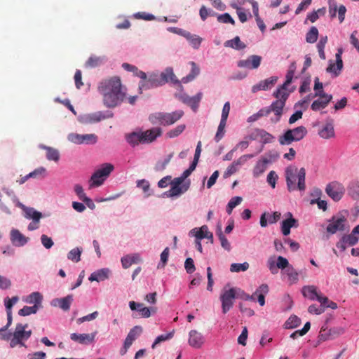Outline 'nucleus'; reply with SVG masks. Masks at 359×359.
I'll use <instances>...</instances> for the list:
<instances>
[{
	"label": "nucleus",
	"instance_id": "obj_1",
	"mask_svg": "<svg viewBox=\"0 0 359 359\" xmlns=\"http://www.w3.org/2000/svg\"><path fill=\"white\" fill-rule=\"evenodd\" d=\"M98 91L103 96L104 104L109 108L117 106L125 97V93L122 91L121 79L118 76H113L102 80L99 83Z\"/></svg>",
	"mask_w": 359,
	"mask_h": 359
},
{
	"label": "nucleus",
	"instance_id": "obj_2",
	"mask_svg": "<svg viewBox=\"0 0 359 359\" xmlns=\"http://www.w3.org/2000/svg\"><path fill=\"white\" fill-rule=\"evenodd\" d=\"M269 290V286L266 284L261 285L252 295L246 294L240 288H231L226 291V311L232 306L233 299L236 298L252 301H255L257 298L259 305L262 306L265 304V295Z\"/></svg>",
	"mask_w": 359,
	"mask_h": 359
},
{
	"label": "nucleus",
	"instance_id": "obj_3",
	"mask_svg": "<svg viewBox=\"0 0 359 359\" xmlns=\"http://www.w3.org/2000/svg\"><path fill=\"white\" fill-rule=\"evenodd\" d=\"M168 82L180 85V81L177 79L172 67H167L161 74L153 73L149 75L148 79L147 77L143 79L140 82L139 88L140 90H142L143 89L156 88Z\"/></svg>",
	"mask_w": 359,
	"mask_h": 359
},
{
	"label": "nucleus",
	"instance_id": "obj_4",
	"mask_svg": "<svg viewBox=\"0 0 359 359\" xmlns=\"http://www.w3.org/2000/svg\"><path fill=\"white\" fill-rule=\"evenodd\" d=\"M305 177L306 170L304 168L298 170V168L294 165L288 166L285 169V180L288 191H305Z\"/></svg>",
	"mask_w": 359,
	"mask_h": 359
},
{
	"label": "nucleus",
	"instance_id": "obj_5",
	"mask_svg": "<svg viewBox=\"0 0 359 359\" xmlns=\"http://www.w3.org/2000/svg\"><path fill=\"white\" fill-rule=\"evenodd\" d=\"M183 115L182 110L172 113L155 112L149 115V120L153 125L169 126L177 122Z\"/></svg>",
	"mask_w": 359,
	"mask_h": 359
},
{
	"label": "nucleus",
	"instance_id": "obj_6",
	"mask_svg": "<svg viewBox=\"0 0 359 359\" xmlns=\"http://www.w3.org/2000/svg\"><path fill=\"white\" fill-rule=\"evenodd\" d=\"M114 167L111 163H103L100 168L96 170L89 180L90 188L100 187L114 170Z\"/></svg>",
	"mask_w": 359,
	"mask_h": 359
},
{
	"label": "nucleus",
	"instance_id": "obj_7",
	"mask_svg": "<svg viewBox=\"0 0 359 359\" xmlns=\"http://www.w3.org/2000/svg\"><path fill=\"white\" fill-rule=\"evenodd\" d=\"M273 96L276 98V100L273 102L269 107L271 111L273 112L276 116L274 119L272 118V121L277 123L283 115V108L288 98L289 93H282L280 90H276L273 93Z\"/></svg>",
	"mask_w": 359,
	"mask_h": 359
},
{
	"label": "nucleus",
	"instance_id": "obj_8",
	"mask_svg": "<svg viewBox=\"0 0 359 359\" xmlns=\"http://www.w3.org/2000/svg\"><path fill=\"white\" fill-rule=\"evenodd\" d=\"M307 134L306 127L301 126L294 129L287 130L283 135L279 138V142L282 145L290 144L292 142L302 140Z\"/></svg>",
	"mask_w": 359,
	"mask_h": 359
},
{
	"label": "nucleus",
	"instance_id": "obj_9",
	"mask_svg": "<svg viewBox=\"0 0 359 359\" xmlns=\"http://www.w3.org/2000/svg\"><path fill=\"white\" fill-rule=\"evenodd\" d=\"M170 183L171 187L170 190L164 193V195L171 198L178 196L185 193L189 189L191 184L189 180L182 183L180 180L177 178H174Z\"/></svg>",
	"mask_w": 359,
	"mask_h": 359
},
{
	"label": "nucleus",
	"instance_id": "obj_10",
	"mask_svg": "<svg viewBox=\"0 0 359 359\" xmlns=\"http://www.w3.org/2000/svg\"><path fill=\"white\" fill-rule=\"evenodd\" d=\"M346 223L347 219L344 215L341 214L334 215L329 220L326 231L330 234H334L337 231H344L345 230Z\"/></svg>",
	"mask_w": 359,
	"mask_h": 359
},
{
	"label": "nucleus",
	"instance_id": "obj_11",
	"mask_svg": "<svg viewBox=\"0 0 359 359\" xmlns=\"http://www.w3.org/2000/svg\"><path fill=\"white\" fill-rule=\"evenodd\" d=\"M344 191V186L335 181L328 184L325 189L327 194L335 201H338L342 198Z\"/></svg>",
	"mask_w": 359,
	"mask_h": 359
},
{
	"label": "nucleus",
	"instance_id": "obj_12",
	"mask_svg": "<svg viewBox=\"0 0 359 359\" xmlns=\"http://www.w3.org/2000/svg\"><path fill=\"white\" fill-rule=\"evenodd\" d=\"M203 95L202 92H198L196 95L192 97L189 96L187 93H182L179 95V100L191 107V109L196 112L198 109L199 103L203 98Z\"/></svg>",
	"mask_w": 359,
	"mask_h": 359
},
{
	"label": "nucleus",
	"instance_id": "obj_13",
	"mask_svg": "<svg viewBox=\"0 0 359 359\" xmlns=\"http://www.w3.org/2000/svg\"><path fill=\"white\" fill-rule=\"evenodd\" d=\"M67 139L72 143L81 144H95L97 141V137L95 134L80 135L77 133H70Z\"/></svg>",
	"mask_w": 359,
	"mask_h": 359
},
{
	"label": "nucleus",
	"instance_id": "obj_14",
	"mask_svg": "<svg viewBox=\"0 0 359 359\" xmlns=\"http://www.w3.org/2000/svg\"><path fill=\"white\" fill-rule=\"evenodd\" d=\"M314 96L318 97L316 100L313 102L311 106V109L315 111L325 109L332 99V95L325 93H317L314 94Z\"/></svg>",
	"mask_w": 359,
	"mask_h": 359
},
{
	"label": "nucleus",
	"instance_id": "obj_15",
	"mask_svg": "<svg viewBox=\"0 0 359 359\" xmlns=\"http://www.w3.org/2000/svg\"><path fill=\"white\" fill-rule=\"evenodd\" d=\"M342 53V49L339 48L335 55L336 64H334L332 60H330L329 65L326 69L327 72L334 74L335 76H337L340 74V72L343 68V61L341 59Z\"/></svg>",
	"mask_w": 359,
	"mask_h": 359
},
{
	"label": "nucleus",
	"instance_id": "obj_16",
	"mask_svg": "<svg viewBox=\"0 0 359 359\" xmlns=\"http://www.w3.org/2000/svg\"><path fill=\"white\" fill-rule=\"evenodd\" d=\"M162 134L161 128L155 127L145 131H142L143 144H149L155 141Z\"/></svg>",
	"mask_w": 359,
	"mask_h": 359
},
{
	"label": "nucleus",
	"instance_id": "obj_17",
	"mask_svg": "<svg viewBox=\"0 0 359 359\" xmlns=\"http://www.w3.org/2000/svg\"><path fill=\"white\" fill-rule=\"evenodd\" d=\"M277 81V76H271L262 80L252 87V92L255 93L259 90H268L276 83Z\"/></svg>",
	"mask_w": 359,
	"mask_h": 359
},
{
	"label": "nucleus",
	"instance_id": "obj_18",
	"mask_svg": "<svg viewBox=\"0 0 359 359\" xmlns=\"http://www.w3.org/2000/svg\"><path fill=\"white\" fill-rule=\"evenodd\" d=\"M262 57L259 55H253L250 56L246 60H240L238 62V66L247 69H257L259 67Z\"/></svg>",
	"mask_w": 359,
	"mask_h": 359
},
{
	"label": "nucleus",
	"instance_id": "obj_19",
	"mask_svg": "<svg viewBox=\"0 0 359 359\" xmlns=\"http://www.w3.org/2000/svg\"><path fill=\"white\" fill-rule=\"evenodd\" d=\"M28 324L22 325L18 323L13 335L16 337V339H18L20 341L24 342V341L27 340L31 337L32 333V330H26Z\"/></svg>",
	"mask_w": 359,
	"mask_h": 359
},
{
	"label": "nucleus",
	"instance_id": "obj_20",
	"mask_svg": "<svg viewBox=\"0 0 359 359\" xmlns=\"http://www.w3.org/2000/svg\"><path fill=\"white\" fill-rule=\"evenodd\" d=\"M73 300V295L68 294L63 298L54 299L51 302V305L53 306H57L65 311H67L69 310Z\"/></svg>",
	"mask_w": 359,
	"mask_h": 359
},
{
	"label": "nucleus",
	"instance_id": "obj_21",
	"mask_svg": "<svg viewBox=\"0 0 359 359\" xmlns=\"http://www.w3.org/2000/svg\"><path fill=\"white\" fill-rule=\"evenodd\" d=\"M253 157L252 154H246L241 156L238 160L233 161L231 165L228 167L226 175H231L237 172L241 165L245 163L249 159Z\"/></svg>",
	"mask_w": 359,
	"mask_h": 359
},
{
	"label": "nucleus",
	"instance_id": "obj_22",
	"mask_svg": "<svg viewBox=\"0 0 359 359\" xmlns=\"http://www.w3.org/2000/svg\"><path fill=\"white\" fill-rule=\"evenodd\" d=\"M95 334H77L72 333L70 334V339L81 344H88L92 343L95 339Z\"/></svg>",
	"mask_w": 359,
	"mask_h": 359
},
{
	"label": "nucleus",
	"instance_id": "obj_23",
	"mask_svg": "<svg viewBox=\"0 0 359 359\" xmlns=\"http://www.w3.org/2000/svg\"><path fill=\"white\" fill-rule=\"evenodd\" d=\"M318 135L323 139H329L334 136L333 120H328L323 128L318 131Z\"/></svg>",
	"mask_w": 359,
	"mask_h": 359
},
{
	"label": "nucleus",
	"instance_id": "obj_24",
	"mask_svg": "<svg viewBox=\"0 0 359 359\" xmlns=\"http://www.w3.org/2000/svg\"><path fill=\"white\" fill-rule=\"evenodd\" d=\"M204 343L203 337L196 330H191L189 332V344L194 348H198Z\"/></svg>",
	"mask_w": 359,
	"mask_h": 359
},
{
	"label": "nucleus",
	"instance_id": "obj_25",
	"mask_svg": "<svg viewBox=\"0 0 359 359\" xmlns=\"http://www.w3.org/2000/svg\"><path fill=\"white\" fill-rule=\"evenodd\" d=\"M126 140L127 142L132 147L137 146L140 144H143L142 130L134 131L126 135Z\"/></svg>",
	"mask_w": 359,
	"mask_h": 359
},
{
	"label": "nucleus",
	"instance_id": "obj_26",
	"mask_svg": "<svg viewBox=\"0 0 359 359\" xmlns=\"http://www.w3.org/2000/svg\"><path fill=\"white\" fill-rule=\"evenodd\" d=\"M110 270L107 268L101 269L91 273L88 280L93 281H103L109 278Z\"/></svg>",
	"mask_w": 359,
	"mask_h": 359
},
{
	"label": "nucleus",
	"instance_id": "obj_27",
	"mask_svg": "<svg viewBox=\"0 0 359 359\" xmlns=\"http://www.w3.org/2000/svg\"><path fill=\"white\" fill-rule=\"evenodd\" d=\"M121 262L122 264V266L124 269H128L132 264H137L142 262V259L139 254L135 253L132 255H127L126 256L123 257L121 259Z\"/></svg>",
	"mask_w": 359,
	"mask_h": 359
},
{
	"label": "nucleus",
	"instance_id": "obj_28",
	"mask_svg": "<svg viewBox=\"0 0 359 359\" xmlns=\"http://www.w3.org/2000/svg\"><path fill=\"white\" fill-rule=\"evenodd\" d=\"M190 234L195 236L197 240H201L203 238H212V234L208 231L207 226H202L201 228L193 229L190 231Z\"/></svg>",
	"mask_w": 359,
	"mask_h": 359
},
{
	"label": "nucleus",
	"instance_id": "obj_29",
	"mask_svg": "<svg viewBox=\"0 0 359 359\" xmlns=\"http://www.w3.org/2000/svg\"><path fill=\"white\" fill-rule=\"evenodd\" d=\"M142 332V328L141 326L137 325L132 328L125 339L124 344H126V346L130 347L133 342L137 339L138 336L140 335Z\"/></svg>",
	"mask_w": 359,
	"mask_h": 359
},
{
	"label": "nucleus",
	"instance_id": "obj_30",
	"mask_svg": "<svg viewBox=\"0 0 359 359\" xmlns=\"http://www.w3.org/2000/svg\"><path fill=\"white\" fill-rule=\"evenodd\" d=\"M11 240L15 245L22 246L27 243L28 238L22 235L18 230L13 229L11 232Z\"/></svg>",
	"mask_w": 359,
	"mask_h": 359
},
{
	"label": "nucleus",
	"instance_id": "obj_31",
	"mask_svg": "<svg viewBox=\"0 0 359 359\" xmlns=\"http://www.w3.org/2000/svg\"><path fill=\"white\" fill-rule=\"evenodd\" d=\"M283 274L286 276L289 285L296 284L299 280V273L292 266L283 271Z\"/></svg>",
	"mask_w": 359,
	"mask_h": 359
},
{
	"label": "nucleus",
	"instance_id": "obj_32",
	"mask_svg": "<svg viewBox=\"0 0 359 359\" xmlns=\"http://www.w3.org/2000/svg\"><path fill=\"white\" fill-rule=\"evenodd\" d=\"M261 137V139L264 141V142L267 143L271 142L273 137L265 131L263 129H256L250 135V138L251 140H255L257 137Z\"/></svg>",
	"mask_w": 359,
	"mask_h": 359
},
{
	"label": "nucleus",
	"instance_id": "obj_33",
	"mask_svg": "<svg viewBox=\"0 0 359 359\" xmlns=\"http://www.w3.org/2000/svg\"><path fill=\"white\" fill-rule=\"evenodd\" d=\"M189 65L191 67V72L186 76L182 79L180 81L187 83L189 81H193L200 73V68L197 66V65L194 62H190ZM181 87V84L180 85Z\"/></svg>",
	"mask_w": 359,
	"mask_h": 359
},
{
	"label": "nucleus",
	"instance_id": "obj_34",
	"mask_svg": "<svg viewBox=\"0 0 359 359\" xmlns=\"http://www.w3.org/2000/svg\"><path fill=\"white\" fill-rule=\"evenodd\" d=\"M302 292L304 297L311 300L317 299L319 297V294L317 292V288L314 285L304 286Z\"/></svg>",
	"mask_w": 359,
	"mask_h": 359
},
{
	"label": "nucleus",
	"instance_id": "obj_35",
	"mask_svg": "<svg viewBox=\"0 0 359 359\" xmlns=\"http://www.w3.org/2000/svg\"><path fill=\"white\" fill-rule=\"evenodd\" d=\"M290 217L285 219L281 224V231L283 235L287 236L290 233V229L294 226L297 220L292 217V214L289 213Z\"/></svg>",
	"mask_w": 359,
	"mask_h": 359
},
{
	"label": "nucleus",
	"instance_id": "obj_36",
	"mask_svg": "<svg viewBox=\"0 0 359 359\" xmlns=\"http://www.w3.org/2000/svg\"><path fill=\"white\" fill-rule=\"evenodd\" d=\"M122 67L128 72H133L135 76L140 77L142 79V81L143 80V79L147 78L146 73L141 70H139L138 68L134 65H132L128 63H123Z\"/></svg>",
	"mask_w": 359,
	"mask_h": 359
},
{
	"label": "nucleus",
	"instance_id": "obj_37",
	"mask_svg": "<svg viewBox=\"0 0 359 359\" xmlns=\"http://www.w3.org/2000/svg\"><path fill=\"white\" fill-rule=\"evenodd\" d=\"M226 46L237 50H241L246 48V45L241 41L239 36H236L233 39L226 41Z\"/></svg>",
	"mask_w": 359,
	"mask_h": 359
},
{
	"label": "nucleus",
	"instance_id": "obj_38",
	"mask_svg": "<svg viewBox=\"0 0 359 359\" xmlns=\"http://www.w3.org/2000/svg\"><path fill=\"white\" fill-rule=\"evenodd\" d=\"M41 148L46 150V158L48 161H58L60 158L59 151L54 148L41 145Z\"/></svg>",
	"mask_w": 359,
	"mask_h": 359
},
{
	"label": "nucleus",
	"instance_id": "obj_39",
	"mask_svg": "<svg viewBox=\"0 0 359 359\" xmlns=\"http://www.w3.org/2000/svg\"><path fill=\"white\" fill-rule=\"evenodd\" d=\"M25 217L27 219H32L34 223H39L40 219L42 217V214L36 211L33 208H27L25 209Z\"/></svg>",
	"mask_w": 359,
	"mask_h": 359
},
{
	"label": "nucleus",
	"instance_id": "obj_40",
	"mask_svg": "<svg viewBox=\"0 0 359 359\" xmlns=\"http://www.w3.org/2000/svg\"><path fill=\"white\" fill-rule=\"evenodd\" d=\"M42 298V295L39 292H34L27 297L25 302L28 304H34V305H38L39 308Z\"/></svg>",
	"mask_w": 359,
	"mask_h": 359
},
{
	"label": "nucleus",
	"instance_id": "obj_41",
	"mask_svg": "<svg viewBox=\"0 0 359 359\" xmlns=\"http://www.w3.org/2000/svg\"><path fill=\"white\" fill-rule=\"evenodd\" d=\"M318 37V30L316 27H311L306 34V41L307 43H315Z\"/></svg>",
	"mask_w": 359,
	"mask_h": 359
},
{
	"label": "nucleus",
	"instance_id": "obj_42",
	"mask_svg": "<svg viewBox=\"0 0 359 359\" xmlns=\"http://www.w3.org/2000/svg\"><path fill=\"white\" fill-rule=\"evenodd\" d=\"M81 253L82 248H75L69 252L67 254V258L74 262H79L81 259Z\"/></svg>",
	"mask_w": 359,
	"mask_h": 359
},
{
	"label": "nucleus",
	"instance_id": "obj_43",
	"mask_svg": "<svg viewBox=\"0 0 359 359\" xmlns=\"http://www.w3.org/2000/svg\"><path fill=\"white\" fill-rule=\"evenodd\" d=\"M301 324V319L295 315L291 316L285 323L286 329H293Z\"/></svg>",
	"mask_w": 359,
	"mask_h": 359
},
{
	"label": "nucleus",
	"instance_id": "obj_44",
	"mask_svg": "<svg viewBox=\"0 0 359 359\" xmlns=\"http://www.w3.org/2000/svg\"><path fill=\"white\" fill-rule=\"evenodd\" d=\"M294 76V71L289 70L286 74V79L283 85H281L276 90L282 93H288L287 87L291 83Z\"/></svg>",
	"mask_w": 359,
	"mask_h": 359
},
{
	"label": "nucleus",
	"instance_id": "obj_45",
	"mask_svg": "<svg viewBox=\"0 0 359 359\" xmlns=\"http://www.w3.org/2000/svg\"><path fill=\"white\" fill-rule=\"evenodd\" d=\"M224 128V107L222 111L221 121L218 126L217 132L215 135V140L216 142H219L223 137V129Z\"/></svg>",
	"mask_w": 359,
	"mask_h": 359
},
{
	"label": "nucleus",
	"instance_id": "obj_46",
	"mask_svg": "<svg viewBox=\"0 0 359 359\" xmlns=\"http://www.w3.org/2000/svg\"><path fill=\"white\" fill-rule=\"evenodd\" d=\"M104 58L95 55L90 56L88 60L86 62V67H96L102 64Z\"/></svg>",
	"mask_w": 359,
	"mask_h": 359
},
{
	"label": "nucleus",
	"instance_id": "obj_47",
	"mask_svg": "<svg viewBox=\"0 0 359 359\" xmlns=\"http://www.w3.org/2000/svg\"><path fill=\"white\" fill-rule=\"evenodd\" d=\"M107 116H104L101 111L88 114L86 116V121L89 123H93L105 119Z\"/></svg>",
	"mask_w": 359,
	"mask_h": 359
},
{
	"label": "nucleus",
	"instance_id": "obj_48",
	"mask_svg": "<svg viewBox=\"0 0 359 359\" xmlns=\"http://www.w3.org/2000/svg\"><path fill=\"white\" fill-rule=\"evenodd\" d=\"M267 162L266 160H264L257 163L253 170L254 176L259 177L266 170Z\"/></svg>",
	"mask_w": 359,
	"mask_h": 359
},
{
	"label": "nucleus",
	"instance_id": "obj_49",
	"mask_svg": "<svg viewBox=\"0 0 359 359\" xmlns=\"http://www.w3.org/2000/svg\"><path fill=\"white\" fill-rule=\"evenodd\" d=\"M249 264L248 262H243L242 264L240 263H233L230 266V271L233 273H238L241 271H245L249 269Z\"/></svg>",
	"mask_w": 359,
	"mask_h": 359
},
{
	"label": "nucleus",
	"instance_id": "obj_50",
	"mask_svg": "<svg viewBox=\"0 0 359 359\" xmlns=\"http://www.w3.org/2000/svg\"><path fill=\"white\" fill-rule=\"evenodd\" d=\"M38 309V305H34L32 306H25L22 309L19 310L18 314L21 316H27L30 314L36 313Z\"/></svg>",
	"mask_w": 359,
	"mask_h": 359
},
{
	"label": "nucleus",
	"instance_id": "obj_51",
	"mask_svg": "<svg viewBox=\"0 0 359 359\" xmlns=\"http://www.w3.org/2000/svg\"><path fill=\"white\" fill-rule=\"evenodd\" d=\"M348 194L354 199L359 198V181L352 182L348 187Z\"/></svg>",
	"mask_w": 359,
	"mask_h": 359
},
{
	"label": "nucleus",
	"instance_id": "obj_52",
	"mask_svg": "<svg viewBox=\"0 0 359 359\" xmlns=\"http://www.w3.org/2000/svg\"><path fill=\"white\" fill-rule=\"evenodd\" d=\"M343 241L347 243L348 245L353 246L358 243L359 241V237L356 236L353 231L350 234L344 235L342 236Z\"/></svg>",
	"mask_w": 359,
	"mask_h": 359
},
{
	"label": "nucleus",
	"instance_id": "obj_53",
	"mask_svg": "<svg viewBox=\"0 0 359 359\" xmlns=\"http://www.w3.org/2000/svg\"><path fill=\"white\" fill-rule=\"evenodd\" d=\"M243 201V198L241 196H235V197H233L230 201L228 203V205H227V212L228 214H231L232 212V210L233 209Z\"/></svg>",
	"mask_w": 359,
	"mask_h": 359
},
{
	"label": "nucleus",
	"instance_id": "obj_54",
	"mask_svg": "<svg viewBox=\"0 0 359 359\" xmlns=\"http://www.w3.org/2000/svg\"><path fill=\"white\" fill-rule=\"evenodd\" d=\"M184 124L177 126L175 128L170 130L167 133V136L170 138H173L180 135L185 129Z\"/></svg>",
	"mask_w": 359,
	"mask_h": 359
},
{
	"label": "nucleus",
	"instance_id": "obj_55",
	"mask_svg": "<svg viewBox=\"0 0 359 359\" xmlns=\"http://www.w3.org/2000/svg\"><path fill=\"white\" fill-rule=\"evenodd\" d=\"M329 339H332L330 332H329V329L327 327L323 326L319 332L318 340L325 341Z\"/></svg>",
	"mask_w": 359,
	"mask_h": 359
},
{
	"label": "nucleus",
	"instance_id": "obj_56",
	"mask_svg": "<svg viewBox=\"0 0 359 359\" xmlns=\"http://www.w3.org/2000/svg\"><path fill=\"white\" fill-rule=\"evenodd\" d=\"M290 266L291 265L289 264V262L286 258L282 256L278 257L276 262V267H278V269L285 271V269H288Z\"/></svg>",
	"mask_w": 359,
	"mask_h": 359
},
{
	"label": "nucleus",
	"instance_id": "obj_57",
	"mask_svg": "<svg viewBox=\"0 0 359 359\" xmlns=\"http://www.w3.org/2000/svg\"><path fill=\"white\" fill-rule=\"evenodd\" d=\"M46 170L43 167H39L35 169L34 171L31 172L28 174L29 177L31 178H37V177H44L46 176Z\"/></svg>",
	"mask_w": 359,
	"mask_h": 359
},
{
	"label": "nucleus",
	"instance_id": "obj_58",
	"mask_svg": "<svg viewBox=\"0 0 359 359\" xmlns=\"http://www.w3.org/2000/svg\"><path fill=\"white\" fill-rule=\"evenodd\" d=\"M173 337V332H171L170 333H168V334H161L158 337H157L154 342V344H152L151 347L152 348H154L155 346L162 342V341H166L168 339H170L171 338H172Z\"/></svg>",
	"mask_w": 359,
	"mask_h": 359
},
{
	"label": "nucleus",
	"instance_id": "obj_59",
	"mask_svg": "<svg viewBox=\"0 0 359 359\" xmlns=\"http://www.w3.org/2000/svg\"><path fill=\"white\" fill-rule=\"evenodd\" d=\"M184 267L187 273L191 274L194 272L196 268L192 258L189 257L185 260Z\"/></svg>",
	"mask_w": 359,
	"mask_h": 359
},
{
	"label": "nucleus",
	"instance_id": "obj_60",
	"mask_svg": "<svg viewBox=\"0 0 359 359\" xmlns=\"http://www.w3.org/2000/svg\"><path fill=\"white\" fill-rule=\"evenodd\" d=\"M278 175L275 171L271 170L267 175V182L271 185L272 188L276 187V181L278 180Z\"/></svg>",
	"mask_w": 359,
	"mask_h": 359
},
{
	"label": "nucleus",
	"instance_id": "obj_61",
	"mask_svg": "<svg viewBox=\"0 0 359 359\" xmlns=\"http://www.w3.org/2000/svg\"><path fill=\"white\" fill-rule=\"evenodd\" d=\"M267 266L272 274L278 273V267H276L275 257H271L268 259Z\"/></svg>",
	"mask_w": 359,
	"mask_h": 359
},
{
	"label": "nucleus",
	"instance_id": "obj_62",
	"mask_svg": "<svg viewBox=\"0 0 359 359\" xmlns=\"http://www.w3.org/2000/svg\"><path fill=\"white\" fill-rule=\"evenodd\" d=\"M231 5L233 8L237 9V14L240 21L243 23L246 22L248 20L247 14L241 8H238L236 4L231 3Z\"/></svg>",
	"mask_w": 359,
	"mask_h": 359
},
{
	"label": "nucleus",
	"instance_id": "obj_63",
	"mask_svg": "<svg viewBox=\"0 0 359 359\" xmlns=\"http://www.w3.org/2000/svg\"><path fill=\"white\" fill-rule=\"evenodd\" d=\"M202 40V38L199 36L194 34V36L189 40V42L194 48L198 49L201 46Z\"/></svg>",
	"mask_w": 359,
	"mask_h": 359
},
{
	"label": "nucleus",
	"instance_id": "obj_64",
	"mask_svg": "<svg viewBox=\"0 0 359 359\" xmlns=\"http://www.w3.org/2000/svg\"><path fill=\"white\" fill-rule=\"evenodd\" d=\"M42 245L46 248L50 249L53 245V241L51 238L43 234L41 237Z\"/></svg>",
	"mask_w": 359,
	"mask_h": 359
}]
</instances>
